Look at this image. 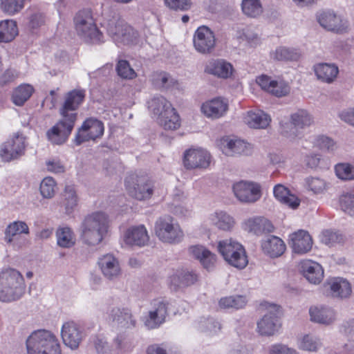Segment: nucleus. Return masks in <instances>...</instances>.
Instances as JSON below:
<instances>
[{
    "mask_svg": "<svg viewBox=\"0 0 354 354\" xmlns=\"http://www.w3.org/2000/svg\"><path fill=\"white\" fill-rule=\"evenodd\" d=\"M194 45L200 53H210L215 46L214 32L205 26H200L194 34Z\"/></svg>",
    "mask_w": 354,
    "mask_h": 354,
    "instance_id": "obj_16",
    "label": "nucleus"
},
{
    "mask_svg": "<svg viewBox=\"0 0 354 354\" xmlns=\"http://www.w3.org/2000/svg\"><path fill=\"white\" fill-rule=\"evenodd\" d=\"M127 194L138 201H147L153 195L155 183L147 174L131 173L124 179Z\"/></svg>",
    "mask_w": 354,
    "mask_h": 354,
    "instance_id": "obj_4",
    "label": "nucleus"
},
{
    "mask_svg": "<svg viewBox=\"0 0 354 354\" xmlns=\"http://www.w3.org/2000/svg\"><path fill=\"white\" fill-rule=\"evenodd\" d=\"M115 354H122L131 350V342L124 335H118L113 342Z\"/></svg>",
    "mask_w": 354,
    "mask_h": 354,
    "instance_id": "obj_53",
    "label": "nucleus"
},
{
    "mask_svg": "<svg viewBox=\"0 0 354 354\" xmlns=\"http://www.w3.org/2000/svg\"><path fill=\"white\" fill-rule=\"evenodd\" d=\"M97 267L102 274L111 279V254H106L99 257Z\"/></svg>",
    "mask_w": 354,
    "mask_h": 354,
    "instance_id": "obj_55",
    "label": "nucleus"
},
{
    "mask_svg": "<svg viewBox=\"0 0 354 354\" xmlns=\"http://www.w3.org/2000/svg\"><path fill=\"white\" fill-rule=\"evenodd\" d=\"M322 243L328 246H333L336 243H341L343 240L342 235L337 232L330 230H324L320 236Z\"/></svg>",
    "mask_w": 354,
    "mask_h": 354,
    "instance_id": "obj_51",
    "label": "nucleus"
},
{
    "mask_svg": "<svg viewBox=\"0 0 354 354\" xmlns=\"http://www.w3.org/2000/svg\"><path fill=\"white\" fill-rule=\"evenodd\" d=\"M57 244L62 248H71L75 244V236L71 228L60 227L56 231Z\"/></svg>",
    "mask_w": 354,
    "mask_h": 354,
    "instance_id": "obj_36",
    "label": "nucleus"
},
{
    "mask_svg": "<svg viewBox=\"0 0 354 354\" xmlns=\"http://www.w3.org/2000/svg\"><path fill=\"white\" fill-rule=\"evenodd\" d=\"M233 192L236 197L244 203H254L261 196L260 185L252 182H238L233 185Z\"/></svg>",
    "mask_w": 354,
    "mask_h": 354,
    "instance_id": "obj_12",
    "label": "nucleus"
},
{
    "mask_svg": "<svg viewBox=\"0 0 354 354\" xmlns=\"http://www.w3.org/2000/svg\"><path fill=\"white\" fill-rule=\"evenodd\" d=\"M24 278L17 270L8 268L0 272V301L10 303L19 299L25 292Z\"/></svg>",
    "mask_w": 354,
    "mask_h": 354,
    "instance_id": "obj_3",
    "label": "nucleus"
},
{
    "mask_svg": "<svg viewBox=\"0 0 354 354\" xmlns=\"http://www.w3.org/2000/svg\"><path fill=\"white\" fill-rule=\"evenodd\" d=\"M210 163V154L203 149H189L183 156V165L187 169L207 168Z\"/></svg>",
    "mask_w": 354,
    "mask_h": 354,
    "instance_id": "obj_14",
    "label": "nucleus"
},
{
    "mask_svg": "<svg viewBox=\"0 0 354 354\" xmlns=\"http://www.w3.org/2000/svg\"><path fill=\"white\" fill-rule=\"evenodd\" d=\"M46 169L51 173L62 174L65 171L64 164L57 158H50L46 162Z\"/></svg>",
    "mask_w": 354,
    "mask_h": 354,
    "instance_id": "obj_59",
    "label": "nucleus"
},
{
    "mask_svg": "<svg viewBox=\"0 0 354 354\" xmlns=\"http://www.w3.org/2000/svg\"><path fill=\"white\" fill-rule=\"evenodd\" d=\"M263 252L271 258H277L283 254L286 250L284 241L279 237L274 235L268 236L261 241Z\"/></svg>",
    "mask_w": 354,
    "mask_h": 354,
    "instance_id": "obj_23",
    "label": "nucleus"
},
{
    "mask_svg": "<svg viewBox=\"0 0 354 354\" xmlns=\"http://www.w3.org/2000/svg\"><path fill=\"white\" fill-rule=\"evenodd\" d=\"M155 233L165 243H178L184 234L179 225L169 216L159 218L155 224Z\"/></svg>",
    "mask_w": 354,
    "mask_h": 354,
    "instance_id": "obj_7",
    "label": "nucleus"
},
{
    "mask_svg": "<svg viewBox=\"0 0 354 354\" xmlns=\"http://www.w3.org/2000/svg\"><path fill=\"white\" fill-rule=\"evenodd\" d=\"M306 184L308 188L315 194L321 193L326 189L325 182L319 178H308Z\"/></svg>",
    "mask_w": 354,
    "mask_h": 354,
    "instance_id": "obj_57",
    "label": "nucleus"
},
{
    "mask_svg": "<svg viewBox=\"0 0 354 354\" xmlns=\"http://www.w3.org/2000/svg\"><path fill=\"white\" fill-rule=\"evenodd\" d=\"M291 122L295 128L303 129L310 126L313 120L306 111L301 109L291 115Z\"/></svg>",
    "mask_w": 354,
    "mask_h": 354,
    "instance_id": "obj_44",
    "label": "nucleus"
},
{
    "mask_svg": "<svg viewBox=\"0 0 354 354\" xmlns=\"http://www.w3.org/2000/svg\"><path fill=\"white\" fill-rule=\"evenodd\" d=\"M241 6L243 13L251 18H255L263 12L260 0H242Z\"/></svg>",
    "mask_w": 354,
    "mask_h": 354,
    "instance_id": "obj_42",
    "label": "nucleus"
},
{
    "mask_svg": "<svg viewBox=\"0 0 354 354\" xmlns=\"http://www.w3.org/2000/svg\"><path fill=\"white\" fill-rule=\"evenodd\" d=\"M118 75L122 79L133 80L137 77V73L131 66L128 61L120 59L116 65Z\"/></svg>",
    "mask_w": 354,
    "mask_h": 354,
    "instance_id": "obj_48",
    "label": "nucleus"
},
{
    "mask_svg": "<svg viewBox=\"0 0 354 354\" xmlns=\"http://www.w3.org/2000/svg\"><path fill=\"white\" fill-rule=\"evenodd\" d=\"M221 149L228 156L235 155H249L252 151V147L241 140H232L223 138L221 140Z\"/></svg>",
    "mask_w": 354,
    "mask_h": 354,
    "instance_id": "obj_20",
    "label": "nucleus"
},
{
    "mask_svg": "<svg viewBox=\"0 0 354 354\" xmlns=\"http://www.w3.org/2000/svg\"><path fill=\"white\" fill-rule=\"evenodd\" d=\"M270 354H297L296 351L290 349L284 345L275 344L272 346Z\"/></svg>",
    "mask_w": 354,
    "mask_h": 354,
    "instance_id": "obj_63",
    "label": "nucleus"
},
{
    "mask_svg": "<svg viewBox=\"0 0 354 354\" xmlns=\"http://www.w3.org/2000/svg\"><path fill=\"white\" fill-rule=\"evenodd\" d=\"M40 193L45 198H51L55 196L57 183L53 178L46 177L40 183Z\"/></svg>",
    "mask_w": 354,
    "mask_h": 354,
    "instance_id": "obj_50",
    "label": "nucleus"
},
{
    "mask_svg": "<svg viewBox=\"0 0 354 354\" xmlns=\"http://www.w3.org/2000/svg\"><path fill=\"white\" fill-rule=\"evenodd\" d=\"M165 5L174 10L184 11L191 7V0H165Z\"/></svg>",
    "mask_w": 354,
    "mask_h": 354,
    "instance_id": "obj_58",
    "label": "nucleus"
},
{
    "mask_svg": "<svg viewBox=\"0 0 354 354\" xmlns=\"http://www.w3.org/2000/svg\"><path fill=\"white\" fill-rule=\"evenodd\" d=\"M314 71L318 79L327 83L332 82L336 78L339 72L336 66L326 63L316 65Z\"/></svg>",
    "mask_w": 354,
    "mask_h": 354,
    "instance_id": "obj_34",
    "label": "nucleus"
},
{
    "mask_svg": "<svg viewBox=\"0 0 354 354\" xmlns=\"http://www.w3.org/2000/svg\"><path fill=\"white\" fill-rule=\"evenodd\" d=\"M239 39L245 40L250 47H255L260 43V39L257 35L251 34L250 32H243L241 35L239 36Z\"/></svg>",
    "mask_w": 354,
    "mask_h": 354,
    "instance_id": "obj_64",
    "label": "nucleus"
},
{
    "mask_svg": "<svg viewBox=\"0 0 354 354\" xmlns=\"http://www.w3.org/2000/svg\"><path fill=\"white\" fill-rule=\"evenodd\" d=\"M330 292L335 297L348 298L352 293L351 283L343 278L337 277L328 281Z\"/></svg>",
    "mask_w": 354,
    "mask_h": 354,
    "instance_id": "obj_29",
    "label": "nucleus"
},
{
    "mask_svg": "<svg viewBox=\"0 0 354 354\" xmlns=\"http://www.w3.org/2000/svg\"><path fill=\"white\" fill-rule=\"evenodd\" d=\"M61 335L64 344L73 350L79 347L84 338L83 331L74 322H67L62 325Z\"/></svg>",
    "mask_w": 354,
    "mask_h": 354,
    "instance_id": "obj_15",
    "label": "nucleus"
},
{
    "mask_svg": "<svg viewBox=\"0 0 354 354\" xmlns=\"http://www.w3.org/2000/svg\"><path fill=\"white\" fill-rule=\"evenodd\" d=\"M248 303L246 297L243 295H234L222 297L218 305L221 308L227 309L233 308L239 310L244 308Z\"/></svg>",
    "mask_w": 354,
    "mask_h": 354,
    "instance_id": "obj_40",
    "label": "nucleus"
},
{
    "mask_svg": "<svg viewBox=\"0 0 354 354\" xmlns=\"http://www.w3.org/2000/svg\"><path fill=\"white\" fill-rule=\"evenodd\" d=\"M300 348L305 351H315L317 348V343L314 341L309 335H306L303 337L300 344Z\"/></svg>",
    "mask_w": 354,
    "mask_h": 354,
    "instance_id": "obj_62",
    "label": "nucleus"
},
{
    "mask_svg": "<svg viewBox=\"0 0 354 354\" xmlns=\"http://www.w3.org/2000/svg\"><path fill=\"white\" fill-rule=\"evenodd\" d=\"M17 24H0V42H10L18 35Z\"/></svg>",
    "mask_w": 354,
    "mask_h": 354,
    "instance_id": "obj_47",
    "label": "nucleus"
},
{
    "mask_svg": "<svg viewBox=\"0 0 354 354\" xmlns=\"http://www.w3.org/2000/svg\"><path fill=\"white\" fill-rule=\"evenodd\" d=\"M104 133L103 123L96 119L89 118L84 122L81 128L78 130L75 142L79 145L84 142L95 140L101 136Z\"/></svg>",
    "mask_w": 354,
    "mask_h": 354,
    "instance_id": "obj_11",
    "label": "nucleus"
},
{
    "mask_svg": "<svg viewBox=\"0 0 354 354\" xmlns=\"http://www.w3.org/2000/svg\"><path fill=\"white\" fill-rule=\"evenodd\" d=\"M300 269L304 277L312 283L318 284L324 278L322 266L312 260L301 261L300 262Z\"/></svg>",
    "mask_w": 354,
    "mask_h": 354,
    "instance_id": "obj_22",
    "label": "nucleus"
},
{
    "mask_svg": "<svg viewBox=\"0 0 354 354\" xmlns=\"http://www.w3.org/2000/svg\"><path fill=\"white\" fill-rule=\"evenodd\" d=\"M148 107L151 112L158 116V120L163 115L168 114L169 109L173 108L170 102L162 96L153 97L148 102Z\"/></svg>",
    "mask_w": 354,
    "mask_h": 354,
    "instance_id": "obj_35",
    "label": "nucleus"
},
{
    "mask_svg": "<svg viewBox=\"0 0 354 354\" xmlns=\"http://www.w3.org/2000/svg\"><path fill=\"white\" fill-rule=\"evenodd\" d=\"M27 145V138L23 133H14L0 146L1 160L8 162L19 159L24 155Z\"/></svg>",
    "mask_w": 354,
    "mask_h": 354,
    "instance_id": "obj_6",
    "label": "nucleus"
},
{
    "mask_svg": "<svg viewBox=\"0 0 354 354\" xmlns=\"http://www.w3.org/2000/svg\"><path fill=\"white\" fill-rule=\"evenodd\" d=\"M34 88L29 84H21L12 93V100L17 106H22L32 95Z\"/></svg>",
    "mask_w": 354,
    "mask_h": 354,
    "instance_id": "obj_37",
    "label": "nucleus"
},
{
    "mask_svg": "<svg viewBox=\"0 0 354 354\" xmlns=\"http://www.w3.org/2000/svg\"><path fill=\"white\" fill-rule=\"evenodd\" d=\"M256 82L263 90L276 97L286 96L290 92V86L286 82L272 80L266 75L257 77Z\"/></svg>",
    "mask_w": 354,
    "mask_h": 354,
    "instance_id": "obj_17",
    "label": "nucleus"
},
{
    "mask_svg": "<svg viewBox=\"0 0 354 354\" xmlns=\"http://www.w3.org/2000/svg\"><path fill=\"white\" fill-rule=\"evenodd\" d=\"M112 322L114 326L121 329L132 328L136 325V319L128 308L118 309L115 312Z\"/></svg>",
    "mask_w": 354,
    "mask_h": 354,
    "instance_id": "obj_30",
    "label": "nucleus"
},
{
    "mask_svg": "<svg viewBox=\"0 0 354 354\" xmlns=\"http://www.w3.org/2000/svg\"><path fill=\"white\" fill-rule=\"evenodd\" d=\"M28 233L29 228L25 222L14 221L7 226L5 231V239L8 243H11L15 235Z\"/></svg>",
    "mask_w": 354,
    "mask_h": 354,
    "instance_id": "obj_41",
    "label": "nucleus"
},
{
    "mask_svg": "<svg viewBox=\"0 0 354 354\" xmlns=\"http://www.w3.org/2000/svg\"><path fill=\"white\" fill-rule=\"evenodd\" d=\"M27 354H62L57 337L47 330H37L26 340Z\"/></svg>",
    "mask_w": 354,
    "mask_h": 354,
    "instance_id": "obj_2",
    "label": "nucleus"
},
{
    "mask_svg": "<svg viewBox=\"0 0 354 354\" xmlns=\"http://www.w3.org/2000/svg\"><path fill=\"white\" fill-rule=\"evenodd\" d=\"M77 35L86 42L97 43L102 41V33L96 24H75Z\"/></svg>",
    "mask_w": 354,
    "mask_h": 354,
    "instance_id": "obj_28",
    "label": "nucleus"
},
{
    "mask_svg": "<svg viewBox=\"0 0 354 354\" xmlns=\"http://www.w3.org/2000/svg\"><path fill=\"white\" fill-rule=\"evenodd\" d=\"M317 22H342L343 17L332 9H320L316 12Z\"/></svg>",
    "mask_w": 354,
    "mask_h": 354,
    "instance_id": "obj_49",
    "label": "nucleus"
},
{
    "mask_svg": "<svg viewBox=\"0 0 354 354\" xmlns=\"http://www.w3.org/2000/svg\"><path fill=\"white\" fill-rule=\"evenodd\" d=\"M271 56L277 61H297L301 53L297 49L280 46L271 54Z\"/></svg>",
    "mask_w": 354,
    "mask_h": 354,
    "instance_id": "obj_39",
    "label": "nucleus"
},
{
    "mask_svg": "<svg viewBox=\"0 0 354 354\" xmlns=\"http://www.w3.org/2000/svg\"><path fill=\"white\" fill-rule=\"evenodd\" d=\"M84 97L85 91L83 89H74L67 93L59 111L62 117L75 122L77 118L75 111L83 102Z\"/></svg>",
    "mask_w": 354,
    "mask_h": 354,
    "instance_id": "obj_10",
    "label": "nucleus"
},
{
    "mask_svg": "<svg viewBox=\"0 0 354 354\" xmlns=\"http://www.w3.org/2000/svg\"><path fill=\"white\" fill-rule=\"evenodd\" d=\"M151 308L144 317L145 325L149 329L157 328L162 325L168 315L169 302L163 297L151 301Z\"/></svg>",
    "mask_w": 354,
    "mask_h": 354,
    "instance_id": "obj_8",
    "label": "nucleus"
},
{
    "mask_svg": "<svg viewBox=\"0 0 354 354\" xmlns=\"http://www.w3.org/2000/svg\"><path fill=\"white\" fill-rule=\"evenodd\" d=\"M273 192L274 197L279 201L292 209H296L300 204L299 199L295 195L290 194V190L281 184L274 186Z\"/></svg>",
    "mask_w": 354,
    "mask_h": 354,
    "instance_id": "obj_31",
    "label": "nucleus"
},
{
    "mask_svg": "<svg viewBox=\"0 0 354 354\" xmlns=\"http://www.w3.org/2000/svg\"><path fill=\"white\" fill-rule=\"evenodd\" d=\"M315 146L320 149L333 150L335 143L330 138L320 136L317 138Z\"/></svg>",
    "mask_w": 354,
    "mask_h": 354,
    "instance_id": "obj_60",
    "label": "nucleus"
},
{
    "mask_svg": "<svg viewBox=\"0 0 354 354\" xmlns=\"http://www.w3.org/2000/svg\"><path fill=\"white\" fill-rule=\"evenodd\" d=\"M217 250L225 261L239 270L245 268L248 259L244 246L232 239H225L218 242Z\"/></svg>",
    "mask_w": 354,
    "mask_h": 354,
    "instance_id": "obj_5",
    "label": "nucleus"
},
{
    "mask_svg": "<svg viewBox=\"0 0 354 354\" xmlns=\"http://www.w3.org/2000/svg\"><path fill=\"white\" fill-rule=\"evenodd\" d=\"M149 240L147 229L143 225L129 228L124 236V242L129 245L144 246Z\"/></svg>",
    "mask_w": 354,
    "mask_h": 354,
    "instance_id": "obj_24",
    "label": "nucleus"
},
{
    "mask_svg": "<svg viewBox=\"0 0 354 354\" xmlns=\"http://www.w3.org/2000/svg\"><path fill=\"white\" fill-rule=\"evenodd\" d=\"M290 245L294 253L304 254L310 251L313 247V239L309 233L299 230L290 234Z\"/></svg>",
    "mask_w": 354,
    "mask_h": 354,
    "instance_id": "obj_18",
    "label": "nucleus"
},
{
    "mask_svg": "<svg viewBox=\"0 0 354 354\" xmlns=\"http://www.w3.org/2000/svg\"><path fill=\"white\" fill-rule=\"evenodd\" d=\"M190 253L207 270H212L216 263V255L202 245H194L189 248Z\"/></svg>",
    "mask_w": 354,
    "mask_h": 354,
    "instance_id": "obj_26",
    "label": "nucleus"
},
{
    "mask_svg": "<svg viewBox=\"0 0 354 354\" xmlns=\"http://www.w3.org/2000/svg\"><path fill=\"white\" fill-rule=\"evenodd\" d=\"M281 315L280 306L270 305L269 311L257 322V332L261 335H273L281 328Z\"/></svg>",
    "mask_w": 354,
    "mask_h": 354,
    "instance_id": "obj_9",
    "label": "nucleus"
},
{
    "mask_svg": "<svg viewBox=\"0 0 354 354\" xmlns=\"http://www.w3.org/2000/svg\"><path fill=\"white\" fill-rule=\"evenodd\" d=\"M75 122L62 118L53 127L48 130L46 136L48 140L54 145H62L68 139L71 134Z\"/></svg>",
    "mask_w": 354,
    "mask_h": 354,
    "instance_id": "obj_13",
    "label": "nucleus"
},
{
    "mask_svg": "<svg viewBox=\"0 0 354 354\" xmlns=\"http://www.w3.org/2000/svg\"><path fill=\"white\" fill-rule=\"evenodd\" d=\"M244 227L249 232L257 235L272 232L274 230L272 223L263 216H255L245 220Z\"/></svg>",
    "mask_w": 354,
    "mask_h": 354,
    "instance_id": "obj_25",
    "label": "nucleus"
},
{
    "mask_svg": "<svg viewBox=\"0 0 354 354\" xmlns=\"http://www.w3.org/2000/svg\"><path fill=\"white\" fill-rule=\"evenodd\" d=\"M95 20L91 10L88 8L80 10L74 17V22H91Z\"/></svg>",
    "mask_w": 354,
    "mask_h": 354,
    "instance_id": "obj_61",
    "label": "nucleus"
},
{
    "mask_svg": "<svg viewBox=\"0 0 354 354\" xmlns=\"http://www.w3.org/2000/svg\"><path fill=\"white\" fill-rule=\"evenodd\" d=\"M309 313L312 321L321 324H329L335 319V312L329 308L311 307Z\"/></svg>",
    "mask_w": 354,
    "mask_h": 354,
    "instance_id": "obj_33",
    "label": "nucleus"
},
{
    "mask_svg": "<svg viewBox=\"0 0 354 354\" xmlns=\"http://www.w3.org/2000/svg\"><path fill=\"white\" fill-rule=\"evenodd\" d=\"M205 71L209 74L227 79L232 75L233 66L224 59H216L209 62L207 64Z\"/></svg>",
    "mask_w": 354,
    "mask_h": 354,
    "instance_id": "obj_27",
    "label": "nucleus"
},
{
    "mask_svg": "<svg viewBox=\"0 0 354 354\" xmlns=\"http://www.w3.org/2000/svg\"><path fill=\"white\" fill-rule=\"evenodd\" d=\"M218 221L216 225L218 228L223 230H230L234 225V219L230 215L225 212H219L216 214Z\"/></svg>",
    "mask_w": 354,
    "mask_h": 354,
    "instance_id": "obj_54",
    "label": "nucleus"
},
{
    "mask_svg": "<svg viewBox=\"0 0 354 354\" xmlns=\"http://www.w3.org/2000/svg\"><path fill=\"white\" fill-rule=\"evenodd\" d=\"M271 119L268 115L262 111H248L244 117V122L251 128L264 129L266 128Z\"/></svg>",
    "mask_w": 354,
    "mask_h": 354,
    "instance_id": "obj_32",
    "label": "nucleus"
},
{
    "mask_svg": "<svg viewBox=\"0 0 354 354\" xmlns=\"http://www.w3.org/2000/svg\"><path fill=\"white\" fill-rule=\"evenodd\" d=\"M198 280L197 274L187 269L177 270L169 277V288L174 291L194 284Z\"/></svg>",
    "mask_w": 354,
    "mask_h": 354,
    "instance_id": "obj_19",
    "label": "nucleus"
},
{
    "mask_svg": "<svg viewBox=\"0 0 354 354\" xmlns=\"http://www.w3.org/2000/svg\"><path fill=\"white\" fill-rule=\"evenodd\" d=\"M109 229V214L96 211L84 217L80 227V237L84 245L95 247L103 241Z\"/></svg>",
    "mask_w": 354,
    "mask_h": 354,
    "instance_id": "obj_1",
    "label": "nucleus"
},
{
    "mask_svg": "<svg viewBox=\"0 0 354 354\" xmlns=\"http://www.w3.org/2000/svg\"><path fill=\"white\" fill-rule=\"evenodd\" d=\"M228 110V101L222 97H215L201 106L202 112L208 118H219Z\"/></svg>",
    "mask_w": 354,
    "mask_h": 354,
    "instance_id": "obj_21",
    "label": "nucleus"
},
{
    "mask_svg": "<svg viewBox=\"0 0 354 354\" xmlns=\"http://www.w3.org/2000/svg\"><path fill=\"white\" fill-rule=\"evenodd\" d=\"M26 0H1V10L8 15H15L22 10Z\"/></svg>",
    "mask_w": 354,
    "mask_h": 354,
    "instance_id": "obj_43",
    "label": "nucleus"
},
{
    "mask_svg": "<svg viewBox=\"0 0 354 354\" xmlns=\"http://www.w3.org/2000/svg\"><path fill=\"white\" fill-rule=\"evenodd\" d=\"M339 205L344 212L354 217V193L342 194L339 197Z\"/></svg>",
    "mask_w": 354,
    "mask_h": 354,
    "instance_id": "obj_45",
    "label": "nucleus"
},
{
    "mask_svg": "<svg viewBox=\"0 0 354 354\" xmlns=\"http://www.w3.org/2000/svg\"><path fill=\"white\" fill-rule=\"evenodd\" d=\"M93 344L97 354H106L109 350L107 339L102 335H97L94 338Z\"/></svg>",
    "mask_w": 354,
    "mask_h": 354,
    "instance_id": "obj_56",
    "label": "nucleus"
},
{
    "mask_svg": "<svg viewBox=\"0 0 354 354\" xmlns=\"http://www.w3.org/2000/svg\"><path fill=\"white\" fill-rule=\"evenodd\" d=\"M64 205L67 214H71L77 204V196L73 185H66L64 189Z\"/></svg>",
    "mask_w": 354,
    "mask_h": 354,
    "instance_id": "obj_46",
    "label": "nucleus"
},
{
    "mask_svg": "<svg viewBox=\"0 0 354 354\" xmlns=\"http://www.w3.org/2000/svg\"><path fill=\"white\" fill-rule=\"evenodd\" d=\"M335 171L337 176L342 180L354 179V167L350 164L339 163L335 165Z\"/></svg>",
    "mask_w": 354,
    "mask_h": 354,
    "instance_id": "obj_52",
    "label": "nucleus"
},
{
    "mask_svg": "<svg viewBox=\"0 0 354 354\" xmlns=\"http://www.w3.org/2000/svg\"><path fill=\"white\" fill-rule=\"evenodd\" d=\"M158 120L165 130H176L180 126V116L174 107L169 109L168 114L163 115Z\"/></svg>",
    "mask_w": 354,
    "mask_h": 354,
    "instance_id": "obj_38",
    "label": "nucleus"
}]
</instances>
